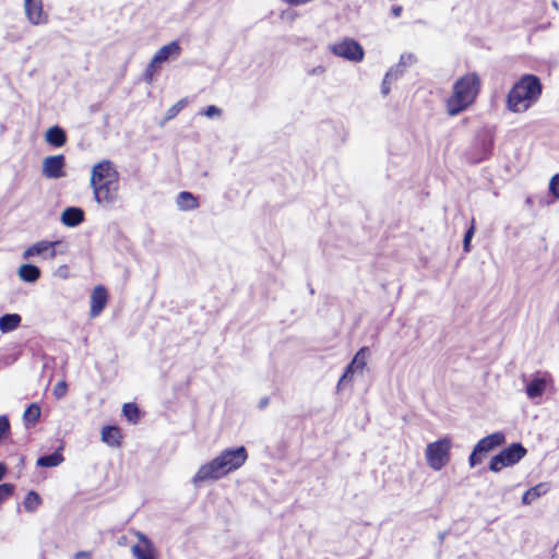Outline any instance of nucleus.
I'll return each instance as SVG.
<instances>
[{"instance_id": "f257e3e1", "label": "nucleus", "mask_w": 559, "mask_h": 559, "mask_svg": "<svg viewBox=\"0 0 559 559\" xmlns=\"http://www.w3.org/2000/svg\"><path fill=\"white\" fill-rule=\"evenodd\" d=\"M248 460L245 447L225 449L212 461L201 465L192 478L194 486L207 480H217L239 469Z\"/></svg>"}, {"instance_id": "f03ea898", "label": "nucleus", "mask_w": 559, "mask_h": 559, "mask_svg": "<svg viewBox=\"0 0 559 559\" xmlns=\"http://www.w3.org/2000/svg\"><path fill=\"white\" fill-rule=\"evenodd\" d=\"M543 85L536 75H522L507 95V108L513 114H523L540 98Z\"/></svg>"}, {"instance_id": "7ed1b4c3", "label": "nucleus", "mask_w": 559, "mask_h": 559, "mask_svg": "<svg viewBox=\"0 0 559 559\" xmlns=\"http://www.w3.org/2000/svg\"><path fill=\"white\" fill-rule=\"evenodd\" d=\"M480 86V78L475 72L459 78L452 86V94L445 100L448 115L457 116L473 105L479 94Z\"/></svg>"}, {"instance_id": "20e7f679", "label": "nucleus", "mask_w": 559, "mask_h": 559, "mask_svg": "<svg viewBox=\"0 0 559 559\" xmlns=\"http://www.w3.org/2000/svg\"><path fill=\"white\" fill-rule=\"evenodd\" d=\"M451 448L452 440L449 437L428 443L425 451L427 465L433 471H441L450 462Z\"/></svg>"}, {"instance_id": "39448f33", "label": "nucleus", "mask_w": 559, "mask_h": 559, "mask_svg": "<svg viewBox=\"0 0 559 559\" xmlns=\"http://www.w3.org/2000/svg\"><path fill=\"white\" fill-rule=\"evenodd\" d=\"M525 454L526 450L522 444L513 443L491 459L489 469L497 473L503 467L516 464Z\"/></svg>"}, {"instance_id": "423d86ee", "label": "nucleus", "mask_w": 559, "mask_h": 559, "mask_svg": "<svg viewBox=\"0 0 559 559\" xmlns=\"http://www.w3.org/2000/svg\"><path fill=\"white\" fill-rule=\"evenodd\" d=\"M95 201L107 206L116 202L118 195V179L104 180L97 183H91Z\"/></svg>"}, {"instance_id": "0eeeda50", "label": "nucleus", "mask_w": 559, "mask_h": 559, "mask_svg": "<svg viewBox=\"0 0 559 559\" xmlns=\"http://www.w3.org/2000/svg\"><path fill=\"white\" fill-rule=\"evenodd\" d=\"M331 51L349 61L358 62L364 58L362 47L355 40L346 38L330 46Z\"/></svg>"}, {"instance_id": "6e6552de", "label": "nucleus", "mask_w": 559, "mask_h": 559, "mask_svg": "<svg viewBox=\"0 0 559 559\" xmlns=\"http://www.w3.org/2000/svg\"><path fill=\"white\" fill-rule=\"evenodd\" d=\"M62 241L56 240V241H48V240H41L37 241L34 245L29 246L24 252H23V259L29 260L34 257H40L43 259H55L57 255V247L61 246Z\"/></svg>"}, {"instance_id": "1a4fd4ad", "label": "nucleus", "mask_w": 559, "mask_h": 559, "mask_svg": "<svg viewBox=\"0 0 559 559\" xmlns=\"http://www.w3.org/2000/svg\"><path fill=\"white\" fill-rule=\"evenodd\" d=\"M550 376L537 372L526 382L525 393L532 401L539 400L546 391Z\"/></svg>"}, {"instance_id": "9d476101", "label": "nucleus", "mask_w": 559, "mask_h": 559, "mask_svg": "<svg viewBox=\"0 0 559 559\" xmlns=\"http://www.w3.org/2000/svg\"><path fill=\"white\" fill-rule=\"evenodd\" d=\"M66 159L63 155L48 156L43 160V175L49 179H59L66 176Z\"/></svg>"}, {"instance_id": "9b49d317", "label": "nucleus", "mask_w": 559, "mask_h": 559, "mask_svg": "<svg viewBox=\"0 0 559 559\" xmlns=\"http://www.w3.org/2000/svg\"><path fill=\"white\" fill-rule=\"evenodd\" d=\"M118 178V171L110 160H102L92 168L91 183H97L104 180H115Z\"/></svg>"}, {"instance_id": "f8f14e48", "label": "nucleus", "mask_w": 559, "mask_h": 559, "mask_svg": "<svg viewBox=\"0 0 559 559\" xmlns=\"http://www.w3.org/2000/svg\"><path fill=\"white\" fill-rule=\"evenodd\" d=\"M24 9L27 20L34 25L45 24L47 15L43 11L41 0H24Z\"/></svg>"}, {"instance_id": "ddd939ff", "label": "nucleus", "mask_w": 559, "mask_h": 559, "mask_svg": "<svg viewBox=\"0 0 559 559\" xmlns=\"http://www.w3.org/2000/svg\"><path fill=\"white\" fill-rule=\"evenodd\" d=\"M91 309L90 317L96 318L98 317L108 302V293L106 288L102 285L96 286L91 295Z\"/></svg>"}, {"instance_id": "4468645a", "label": "nucleus", "mask_w": 559, "mask_h": 559, "mask_svg": "<svg viewBox=\"0 0 559 559\" xmlns=\"http://www.w3.org/2000/svg\"><path fill=\"white\" fill-rule=\"evenodd\" d=\"M180 53L181 47L179 43L175 40L159 48L152 58V61L160 68L162 63L168 61L169 59L178 58Z\"/></svg>"}, {"instance_id": "2eb2a0df", "label": "nucleus", "mask_w": 559, "mask_h": 559, "mask_svg": "<svg viewBox=\"0 0 559 559\" xmlns=\"http://www.w3.org/2000/svg\"><path fill=\"white\" fill-rule=\"evenodd\" d=\"M506 441V436L503 432H493L483 439H480L477 444L475 445L476 450L479 451L481 454H485L492 449L503 444Z\"/></svg>"}, {"instance_id": "dca6fc26", "label": "nucleus", "mask_w": 559, "mask_h": 559, "mask_svg": "<svg viewBox=\"0 0 559 559\" xmlns=\"http://www.w3.org/2000/svg\"><path fill=\"white\" fill-rule=\"evenodd\" d=\"M140 544L132 547V554L136 559H155L151 540L142 533H138Z\"/></svg>"}, {"instance_id": "f3484780", "label": "nucleus", "mask_w": 559, "mask_h": 559, "mask_svg": "<svg viewBox=\"0 0 559 559\" xmlns=\"http://www.w3.org/2000/svg\"><path fill=\"white\" fill-rule=\"evenodd\" d=\"M84 221V212L80 207H67L61 214V222L68 227H75Z\"/></svg>"}, {"instance_id": "a211bd4d", "label": "nucleus", "mask_w": 559, "mask_h": 559, "mask_svg": "<svg viewBox=\"0 0 559 559\" xmlns=\"http://www.w3.org/2000/svg\"><path fill=\"white\" fill-rule=\"evenodd\" d=\"M176 205L180 211H193L199 207V201L191 192L181 191L176 198Z\"/></svg>"}, {"instance_id": "6ab92c4d", "label": "nucleus", "mask_w": 559, "mask_h": 559, "mask_svg": "<svg viewBox=\"0 0 559 559\" xmlns=\"http://www.w3.org/2000/svg\"><path fill=\"white\" fill-rule=\"evenodd\" d=\"M45 140L50 145H53L56 147H61L67 142V135L66 132L60 127H51L46 131Z\"/></svg>"}, {"instance_id": "aec40b11", "label": "nucleus", "mask_w": 559, "mask_h": 559, "mask_svg": "<svg viewBox=\"0 0 559 559\" xmlns=\"http://www.w3.org/2000/svg\"><path fill=\"white\" fill-rule=\"evenodd\" d=\"M102 441L110 447H119L121 441L120 429L116 426H105L102 429Z\"/></svg>"}, {"instance_id": "412c9836", "label": "nucleus", "mask_w": 559, "mask_h": 559, "mask_svg": "<svg viewBox=\"0 0 559 559\" xmlns=\"http://www.w3.org/2000/svg\"><path fill=\"white\" fill-rule=\"evenodd\" d=\"M21 281L34 283L40 277V270L34 264H22L17 270Z\"/></svg>"}, {"instance_id": "4be33fe9", "label": "nucleus", "mask_w": 559, "mask_h": 559, "mask_svg": "<svg viewBox=\"0 0 559 559\" xmlns=\"http://www.w3.org/2000/svg\"><path fill=\"white\" fill-rule=\"evenodd\" d=\"M22 318L17 313H7L0 317V331L2 333H9L19 328Z\"/></svg>"}, {"instance_id": "5701e85b", "label": "nucleus", "mask_w": 559, "mask_h": 559, "mask_svg": "<svg viewBox=\"0 0 559 559\" xmlns=\"http://www.w3.org/2000/svg\"><path fill=\"white\" fill-rule=\"evenodd\" d=\"M548 488L545 484H538L535 487L530 488L522 497L524 504H530L540 496L547 492Z\"/></svg>"}, {"instance_id": "b1692460", "label": "nucleus", "mask_w": 559, "mask_h": 559, "mask_svg": "<svg viewBox=\"0 0 559 559\" xmlns=\"http://www.w3.org/2000/svg\"><path fill=\"white\" fill-rule=\"evenodd\" d=\"M63 462V456L59 451H56L49 455L40 456L37 460V465L41 467H55Z\"/></svg>"}, {"instance_id": "393cba45", "label": "nucleus", "mask_w": 559, "mask_h": 559, "mask_svg": "<svg viewBox=\"0 0 559 559\" xmlns=\"http://www.w3.org/2000/svg\"><path fill=\"white\" fill-rule=\"evenodd\" d=\"M369 354L368 347H361L349 364L356 371H362L367 364V357Z\"/></svg>"}, {"instance_id": "a878e982", "label": "nucleus", "mask_w": 559, "mask_h": 559, "mask_svg": "<svg viewBox=\"0 0 559 559\" xmlns=\"http://www.w3.org/2000/svg\"><path fill=\"white\" fill-rule=\"evenodd\" d=\"M41 499L39 495L35 491H29L24 499L23 506L26 511L33 512L39 507Z\"/></svg>"}, {"instance_id": "bb28decb", "label": "nucleus", "mask_w": 559, "mask_h": 559, "mask_svg": "<svg viewBox=\"0 0 559 559\" xmlns=\"http://www.w3.org/2000/svg\"><path fill=\"white\" fill-rule=\"evenodd\" d=\"M40 416V408L37 404H31L24 412L23 418L26 424H34Z\"/></svg>"}, {"instance_id": "cd10ccee", "label": "nucleus", "mask_w": 559, "mask_h": 559, "mask_svg": "<svg viewBox=\"0 0 559 559\" xmlns=\"http://www.w3.org/2000/svg\"><path fill=\"white\" fill-rule=\"evenodd\" d=\"M123 415L130 423L135 424L139 419V408L133 403H127L122 407Z\"/></svg>"}, {"instance_id": "c85d7f7f", "label": "nucleus", "mask_w": 559, "mask_h": 559, "mask_svg": "<svg viewBox=\"0 0 559 559\" xmlns=\"http://www.w3.org/2000/svg\"><path fill=\"white\" fill-rule=\"evenodd\" d=\"M399 78L397 71L394 69H390L383 79V82L381 84V93L383 96H386L390 93V84L392 80H396Z\"/></svg>"}, {"instance_id": "c756f323", "label": "nucleus", "mask_w": 559, "mask_h": 559, "mask_svg": "<svg viewBox=\"0 0 559 559\" xmlns=\"http://www.w3.org/2000/svg\"><path fill=\"white\" fill-rule=\"evenodd\" d=\"M415 61L416 58L413 53H404L401 56L399 64L393 69L397 71L400 76L403 73L404 69L415 63Z\"/></svg>"}, {"instance_id": "7c9ffc66", "label": "nucleus", "mask_w": 559, "mask_h": 559, "mask_svg": "<svg viewBox=\"0 0 559 559\" xmlns=\"http://www.w3.org/2000/svg\"><path fill=\"white\" fill-rule=\"evenodd\" d=\"M188 104L187 98H182L178 100L175 105H173L166 112V119H174Z\"/></svg>"}, {"instance_id": "2f4dec72", "label": "nucleus", "mask_w": 559, "mask_h": 559, "mask_svg": "<svg viewBox=\"0 0 559 559\" xmlns=\"http://www.w3.org/2000/svg\"><path fill=\"white\" fill-rule=\"evenodd\" d=\"M222 114H223L222 109L215 105L207 106L205 109L200 111L201 116H204L209 119L219 118L222 116Z\"/></svg>"}, {"instance_id": "473e14b6", "label": "nucleus", "mask_w": 559, "mask_h": 559, "mask_svg": "<svg viewBox=\"0 0 559 559\" xmlns=\"http://www.w3.org/2000/svg\"><path fill=\"white\" fill-rule=\"evenodd\" d=\"M14 491V486L12 484H1L0 485V504L8 500Z\"/></svg>"}, {"instance_id": "72a5a7b5", "label": "nucleus", "mask_w": 559, "mask_h": 559, "mask_svg": "<svg viewBox=\"0 0 559 559\" xmlns=\"http://www.w3.org/2000/svg\"><path fill=\"white\" fill-rule=\"evenodd\" d=\"M160 68L158 66H156L152 60L151 62L147 64L146 69H145V72H144V80L145 82H147L148 84H151L154 80V75L155 73L159 70Z\"/></svg>"}, {"instance_id": "f704fd0d", "label": "nucleus", "mask_w": 559, "mask_h": 559, "mask_svg": "<svg viewBox=\"0 0 559 559\" xmlns=\"http://www.w3.org/2000/svg\"><path fill=\"white\" fill-rule=\"evenodd\" d=\"M356 372V370L350 366L348 365L343 373V376L341 377V379L338 380V383H337V389L341 390L342 386L344 385V383L346 381H349L353 377V374Z\"/></svg>"}, {"instance_id": "c9c22d12", "label": "nucleus", "mask_w": 559, "mask_h": 559, "mask_svg": "<svg viewBox=\"0 0 559 559\" xmlns=\"http://www.w3.org/2000/svg\"><path fill=\"white\" fill-rule=\"evenodd\" d=\"M67 383L64 381L58 382L53 388V395L56 399H62L67 394Z\"/></svg>"}, {"instance_id": "e433bc0d", "label": "nucleus", "mask_w": 559, "mask_h": 559, "mask_svg": "<svg viewBox=\"0 0 559 559\" xmlns=\"http://www.w3.org/2000/svg\"><path fill=\"white\" fill-rule=\"evenodd\" d=\"M10 431V423L5 416H0V440L3 439Z\"/></svg>"}, {"instance_id": "4c0bfd02", "label": "nucleus", "mask_w": 559, "mask_h": 559, "mask_svg": "<svg viewBox=\"0 0 559 559\" xmlns=\"http://www.w3.org/2000/svg\"><path fill=\"white\" fill-rule=\"evenodd\" d=\"M550 192L559 199V174L555 175L549 182Z\"/></svg>"}, {"instance_id": "58836bf2", "label": "nucleus", "mask_w": 559, "mask_h": 559, "mask_svg": "<svg viewBox=\"0 0 559 559\" xmlns=\"http://www.w3.org/2000/svg\"><path fill=\"white\" fill-rule=\"evenodd\" d=\"M481 461H483L481 453L479 451H477L476 448H474V450L471 453L469 459H468L471 467H474V466L480 464Z\"/></svg>"}, {"instance_id": "ea45409f", "label": "nucleus", "mask_w": 559, "mask_h": 559, "mask_svg": "<svg viewBox=\"0 0 559 559\" xmlns=\"http://www.w3.org/2000/svg\"><path fill=\"white\" fill-rule=\"evenodd\" d=\"M473 235H474V225H472L469 227V229L465 233V236H464L463 248H464V251H466V252L469 251V242H471Z\"/></svg>"}, {"instance_id": "a19ab883", "label": "nucleus", "mask_w": 559, "mask_h": 559, "mask_svg": "<svg viewBox=\"0 0 559 559\" xmlns=\"http://www.w3.org/2000/svg\"><path fill=\"white\" fill-rule=\"evenodd\" d=\"M74 559H91V554L87 551H79L75 554Z\"/></svg>"}, {"instance_id": "79ce46f5", "label": "nucleus", "mask_w": 559, "mask_h": 559, "mask_svg": "<svg viewBox=\"0 0 559 559\" xmlns=\"http://www.w3.org/2000/svg\"><path fill=\"white\" fill-rule=\"evenodd\" d=\"M402 7L401 5H395L392 8V14L394 17H399L401 14H402Z\"/></svg>"}, {"instance_id": "37998d69", "label": "nucleus", "mask_w": 559, "mask_h": 559, "mask_svg": "<svg viewBox=\"0 0 559 559\" xmlns=\"http://www.w3.org/2000/svg\"><path fill=\"white\" fill-rule=\"evenodd\" d=\"M7 473V466L3 463H0V480L4 477Z\"/></svg>"}, {"instance_id": "c03bdc74", "label": "nucleus", "mask_w": 559, "mask_h": 559, "mask_svg": "<svg viewBox=\"0 0 559 559\" xmlns=\"http://www.w3.org/2000/svg\"><path fill=\"white\" fill-rule=\"evenodd\" d=\"M267 404H269V399H267V397H265V399L261 400V402H260V407H261V408H263V407H265Z\"/></svg>"}, {"instance_id": "a18cd8bd", "label": "nucleus", "mask_w": 559, "mask_h": 559, "mask_svg": "<svg viewBox=\"0 0 559 559\" xmlns=\"http://www.w3.org/2000/svg\"><path fill=\"white\" fill-rule=\"evenodd\" d=\"M323 71V68L319 67L312 70V74L322 73Z\"/></svg>"}]
</instances>
